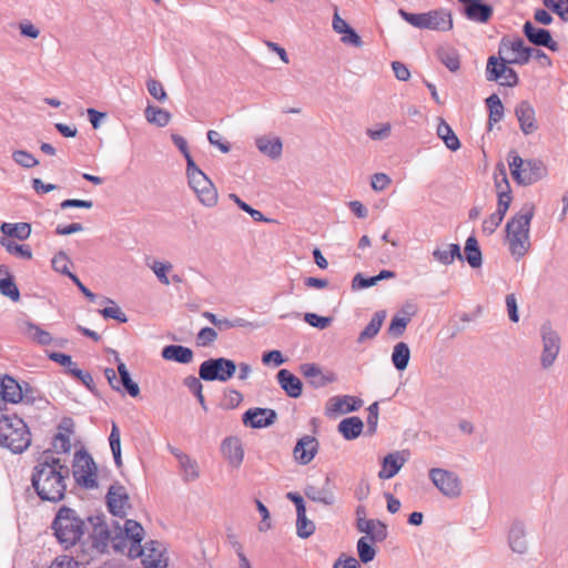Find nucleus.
<instances>
[{
    "label": "nucleus",
    "instance_id": "f257e3e1",
    "mask_svg": "<svg viewBox=\"0 0 568 568\" xmlns=\"http://www.w3.org/2000/svg\"><path fill=\"white\" fill-rule=\"evenodd\" d=\"M69 476L70 468L47 449L32 469L31 486L41 500L55 504L65 497Z\"/></svg>",
    "mask_w": 568,
    "mask_h": 568
},
{
    "label": "nucleus",
    "instance_id": "f03ea898",
    "mask_svg": "<svg viewBox=\"0 0 568 568\" xmlns=\"http://www.w3.org/2000/svg\"><path fill=\"white\" fill-rule=\"evenodd\" d=\"M535 215V205L526 203L505 226V242L515 261L521 260L530 250V223Z\"/></svg>",
    "mask_w": 568,
    "mask_h": 568
},
{
    "label": "nucleus",
    "instance_id": "7ed1b4c3",
    "mask_svg": "<svg viewBox=\"0 0 568 568\" xmlns=\"http://www.w3.org/2000/svg\"><path fill=\"white\" fill-rule=\"evenodd\" d=\"M126 525L128 528L123 531L130 541L125 555L132 559L141 558L145 568H165L166 561L163 559L162 545L151 540L142 546L144 529L141 524L133 519H126Z\"/></svg>",
    "mask_w": 568,
    "mask_h": 568
},
{
    "label": "nucleus",
    "instance_id": "20e7f679",
    "mask_svg": "<svg viewBox=\"0 0 568 568\" xmlns=\"http://www.w3.org/2000/svg\"><path fill=\"white\" fill-rule=\"evenodd\" d=\"M88 520L92 527V531L90 532L92 547L97 549V551L101 554L106 552L108 547L111 545L115 552L125 554L130 541L123 531L128 528L126 520L123 526L113 520L112 529L106 524L104 514L90 516Z\"/></svg>",
    "mask_w": 568,
    "mask_h": 568
},
{
    "label": "nucleus",
    "instance_id": "39448f33",
    "mask_svg": "<svg viewBox=\"0 0 568 568\" xmlns=\"http://www.w3.org/2000/svg\"><path fill=\"white\" fill-rule=\"evenodd\" d=\"M180 153L186 160V176L190 187L205 206H213L217 201V192L206 174L195 164L186 145V141L180 136Z\"/></svg>",
    "mask_w": 568,
    "mask_h": 568
},
{
    "label": "nucleus",
    "instance_id": "423d86ee",
    "mask_svg": "<svg viewBox=\"0 0 568 568\" xmlns=\"http://www.w3.org/2000/svg\"><path fill=\"white\" fill-rule=\"evenodd\" d=\"M84 521L77 515V511L70 507L62 506L52 524L51 528L59 544L69 549L80 541L84 534Z\"/></svg>",
    "mask_w": 568,
    "mask_h": 568
},
{
    "label": "nucleus",
    "instance_id": "0eeeda50",
    "mask_svg": "<svg viewBox=\"0 0 568 568\" xmlns=\"http://www.w3.org/2000/svg\"><path fill=\"white\" fill-rule=\"evenodd\" d=\"M31 444V435L27 424L18 416H1L0 446L14 454L24 452Z\"/></svg>",
    "mask_w": 568,
    "mask_h": 568
},
{
    "label": "nucleus",
    "instance_id": "6e6552de",
    "mask_svg": "<svg viewBox=\"0 0 568 568\" xmlns=\"http://www.w3.org/2000/svg\"><path fill=\"white\" fill-rule=\"evenodd\" d=\"M507 160L513 179L520 185H531L546 174V168L540 160H523L514 150L509 151Z\"/></svg>",
    "mask_w": 568,
    "mask_h": 568
},
{
    "label": "nucleus",
    "instance_id": "1a4fd4ad",
    "mask_svg": "<svg viewBox=\"0 0 568 568\" xmlns=\"http://www.w3.org/2000/svg\"><path fill=\"white\" fill-rule=\"evenodd\" d=\"M398 13L406 22L418 29L435 31H449L453 29L452 14L445 9L430 10L424 13H410L399 9Z\"/></svg>",
    "mask_w": 568,
    "mask_h": 568
},
{
    "label": "nucleus",
    "instance_id": "9d476101",
    "mask_svg": "<svg viewBox=\"0 0 568 568\" xmlns=\"http://www.w3.org/2000/svg\"><path fill=\"white\" fill-rule=\"evenodd\" d=\"M98 467L84 448H81L74 453L72 464V475L75 483L84 489L98 488L97 481Z\"/></svg>",
    "mask_w": 568,
    "mask_h": 568
},
{
    "label": "nucleus",
    "instance_id": "9b49d317",
    "mask_svg": "<svg viewBox=\"0 0 568 568\" xmlns=\"http://www.w3.org/2000/svg\"><path fill=\"white\" fill-rule=\"evenodd\" d=\"M236 364L234 361L219 357L204 361L200 365V378L207 382L219 381L227 382L236 372Z\"/></svg>",
    "mask_w": 568,
    "mask_h": 568
},
{
    "label": "nucleus",
    "instance_id": "f8f14e48",
    "mask_svg": "<svg viewBox=\"0 0 568 568\" xmlns=\"http://www.w3.org/2000/svg\"><path fill=\"white\" fill-rule=\"evenodd\" d=\"M498 54L508 58L509 64H526L534 54V48L527 47L521 38H503L498 45Z\"/></svg>",
    "mask_w": 568,
    "mask_h": 568
},
{
    "label": "nucleus",
    "instance_id": "ddd939ff",
    "mask_svg": "<svg viewBox=\"0 0 568 568\" xmlns=\"http://www.w3.org/2000/svg\"><path fill=\"white\" fill-rule=\"evenodd\" d=\"M428 476L434 486L444 496L456 498L462 494L460 479L455 473L444 468H432Z\"/></svg>",
    "mask_w": 568,
    "mask_h": 568
},
{
    "label": "nucleus",
    "instance_id": "4468645a",
    "mask_svg": "<svg viewBox=\"0 0 568 568\" xmlns=\"http://www.w3.org/2000/svg\"><path fill=\"white\" fill-rule=\"evenodd\" d=\"M542 353L540 356V365L544 369L550 368L560 351V337L550 325L541 326Z\"/></svg>",
    "mask_w": 568,
    "mask_h": 568
},
{
    "label": "nucleus",
    "instance_id": "2eb2a0df",
    "mask_svg": "<svg viewBox=\"0 0 568 568\" xmlns=\"http://www.w3.org/2000/svg\"><path fill=\"white\" fill-rule=\"evenodd\" d=\"M106 506L109 511L116 517L124 518L126 509L130 507L129 495L124 486L115 483L110 486L106 496Z\"/></svg>",
    "mask_w": 568,
    "mask_h": 568
},
{
    "label": "nucleus",
    "instance_id": "dca6fc26",
    "mask_svg": "<svg viewBox=\"0 0 568 568\" xmlns=\"http://www.w3.org/2000/svg\"><path fill=\"white\" fill-rule=\"evenodd\" d=\"M462 3L463 14L473 22L486 23L493 16L494 9L484 0H457Z\"/></svg>",
    "mask_w": 568,
    "mask_h": 568
},
{
    "label": "nucleus",
    "instance_id": "f3484780",
    "mask_svg": "<svg viewBox=\"0 0 568 568\" xmlns=\"http://www.w3.org/2000/svg\"><path fill=\"white\" fill-rule=\"evenodd\" d=\"M363 406L359 397L351 395H336L331 397L325 405V414L335 416L337 414H347L358 410Z\"/></svg>",
    "mask_w": 568,
    "mask_h": 568
},
{
    "label": "nucleus",
    "instance_id": "a211bd4d",
    "mask_svg": "<svg viewBox=\"0 0 568 568\" xmlns=\"http://www.w3.org/2000/svg\"><path fill=\"white\" fill-rule=\"evenodd\" d=\"M523 31L534 45L545 47L554 52L559 50V44L552 39L549 30L536 28L530 21H526Z\"/></svg>",
    "mask_w": 568,
    "mask_h": 568
},
{
    "label": "nucleus",
    "instance_id": "6ab92c4d",
    "mask_svg": "<svg viewBox=\"0 0 568 568\" xmlns=\"http://www.w3.org/2000/svg\"><path fill=\"white\" fill-rule=\"evenodd\" d=\"M276 420V412L271 408H251L242 416V422L251 428H264L271 426Z\"/></svg>",
    "mask_w": 568,
    "mask_h": 568
},
{
    "label": "nucleus",
    "instance_id": "aec40b11",
    "mask_svg": "<svg viewBox=\"0 0 568 568\" xmlns=\"http://www.w3.org/2000/svg\"><path fill=\"white\" fill-rule=\"evenodd\" d=\"M318 440L311 435L300 438L294 447L293 455L301 465L310 464L318 452Z\"/></svg>",
    "mask_w": 568,
    "mask_h": 568
},
{
    "label": "nucleus",
    "instance_id": "412c9836",
    "mask_svg": "<svg viewBox=\"0 0 568 568\" xmlns=\"http://www.w3.org/2000/svg\"><path fill=\"white\" fill-rule=\"evenodd\" d=\"M300 372L315 387L321 388L336 381V376L332 372L323 373L321 367L314 363H304L300 366Z\"/></svg>",
    "mask_w": 568,
    "mask_h": 568
},
{
    "label": "nucleus",
    "instance_id": "4be33fe9",
    "mask_svg": "<svg viewBox=\"0 0 568 568\" xmlns=\"http://www.w3.org/2000/svg\"><path fill=\"white\" fill-rule=\"evenodd\" d=\"M515 114L525 135H529L538 129L535 109L528 101L519 102L515 109Z\"/></svg>",
    "mask_w": 568,
    "mask_h": 568
},
{
    "label": "nucleus",
    "instance_id": "5701e85b",
    "mask_svg": "<svg viewBox=\"0 0 568 568\" xmlns=\"http://www.w3.org/2000/svg\"><path fill=\"white\" fill-rule=\"evenodd\" d=\"M223 457L233 468H239L244 458V449L241 439L237 437H226L221 444Z\"/></svg>",
    "mask_w": 568,
    "mask_h": 568
},
{
    "label": "nucleus",
    "instance_id": "b1692460",
    "mask_svg": "<svg viewBox=\"0 0 568 568\" xmlns=\"http://www.w3.org/2000/svg\"><path fill=\"white\" fill-rule=\"evenodd\" d=\"M357 529L365 532L372 542H381L387 538V526L381 520L366 519L359 517L357 519Z\"/></svg>",
    "mask_w": 568,
    "mask_h": 568
},
{
    "label": "nucleus",
    "instance_id": "393cba45",
    "mask_svg": "<svg viewBox=\"0 0 568 568\" xmlns=\"http://www.w3.org/2000/svg\"><path fill=\"white\" fill-rule=\"evenodd\" d=\"M508 545L514 552L526 554L528 544L526 540V527L520 520H515L508 531Z\"/></svg>",
    "mask_w": 568,
    "mask_h": 568
},
{
    "label": "nucleus",
    "instance_id": "a878e982",
    "mask_svg": "<svg viewBox=\"0 0 568 568\" xmlns=\"http://www.w3.org/2000/svg\"><path fill=\"white\" fill-rule=\"evenodd\" d=\"M277 382L287 396L298 398L302 395L303 384L298 377L287 369H280L276 375Z\"/></svg>",
    "mask_w": 568,
    "mask_h": 568
},
{
    "label": "nucleus",
    "instance_id": "bb28decb",
    "mask_svg": "<svg viewBox=\"0 0 568 568\" xmlns=\"http://www.w3.org/2000/svg\"><path fill=\"white\" fill-rule=\"evenodd\" d=\"M405 462V458H403L399 453H390L386 455L383 459L382 469L378 473V477L381 479L393 478L404 466Z\"/></svg>",
    "mask_w": 568,
    "mask_h": 568
},
{
    "label": "nucleus",
    "instance_id": "cd10ccee",
    "mask_svg": "<svg viewBox=\"0 0 568 568\" xmlns=\"http://www.w3.org/2000/svg\"><path fill=\"white\" fill-rule=\"evenodd\" d=\"M432 255L434 260L445 266L453 264L456 258L459 261L464 260L460 246L456 243L447 244L445 247H437L433 251Z\"/></svg>",
    "mask_w": 568,
    "mask_h": 568
},
{
    "label": "nucleus",
    "instance_id": "c85d7f7f",
    "mask_svg": "<svg viewBox=\"0 0 568 568\" xmlns=\"http://www.w3.org/2000/svg\"><path fill=\"white\" fill-rule=\"evenodd\" d=\"M258 151L272 160H276L282 155L283 144L280 138L258 136L255 140Z\"/></svg>",
    "mask_w": 568,
    "mask_h": 568
},
{
    "label": "nucleus",
    "instance_id": "c756f323",
    "mask_svg": "<svg viewBox=\"0 0 568 568\" xmlns=\"http://www.w3.org/2000/svg\"><path fill=\"white\" fill-rule=\"evenodd\" d=\"M508 58L505 55H490L486 64V79L489 82L499 81L508 69Z\"/></svg>",
    "mask_w": 568,
    "mask_h": 568
},
{
    "label": "nucleus",
    "instance_id": "7c9ffc66",
    "mask_svg": "<svg viewBox=\"0 0 568 568\" xmlns=\"http://www.w3.org/2000/svg\"><path fill=\"white\" fill-rule=\"evenodd\" d=\"M1 395L6 402L19 403L22 400V384L6 375L0 383Z\"/></svg>",
    "mask_w": 568,
    "mask_h": 568
},
{
    "label": "nucleus",
    "instance_id": "2f4dec72",
    "mask_svg": "<svg viewBox=\"0 0 568 568\" xmlns=\"http://www.w3.org/2000/svg\"><path fill=\"white\" fill-rule=\"evenodd\" d=\"M0 231L3 234L2 237L7 239H17L19 241H24L31 235V224L27 222L19 223H8L3 222L0 225Z\"/></svg>",
    "mask_w": 568,
    "mask_h": 568
},
{
    "label": "nucleus",
    "instance_id": "473e14b6",
    "mask_svg": "<svg viewBox=\"0 0 568 568\" xmlns=\"http://www.w3.org/2000/svg\"><path fill=\"white\" fill-rule=\"evenodd\" d=\"M337 428L346 440H353L362 434L364 424L359 417L353 416L341 420Z\"/></svg>",
    "mask_w": 568,
    "mask_h": 568
},
{
    "label": "nucleus",
    "instance_id": "72a5a7b5",
    "mask_svg": "<svg viewBox=\"0 0 568 568\" xmlns=\"http://www.w3.org/2000/svg\"><path fill=\"white\" fill-rule=\"evenodd\" d=\"M436 57L450 72L460 69V57L455 48L442 45L436 50Z\"/></svg>",
    "mask_w": 568,
    "mask_h": 568
},
{
    "label": "nucleus",
    "instance_id": "f704fd0d",
    "mask_svg": "<svg viewBox=\"0 0 568 568\" xmlns=\"http://www.w3.org/2000/svg\"><path fill=\"white\" fill-rule=\"evenodd\" d=\"M385 318H386V311L375 312L373 317L371 318L369 323L359 333L357 342L362 344L368 339H373L379 333Z\"/></svg>",
    "mask_w": 568,
    "mask_h": 568
},
{
    "label": "nucleus",
    "instance_id": "c9c22d12",
    "mask_svg": "<svg viewBox=\"0 0 568 568\" xmlns=\"http://www.w3.org/2000/svg\"><path fill=\"white\" fill-rule=\"evenodd\" d=\"M463 256L473 268L481 266L483 254L475 236L470 235L466 240Z\"/></svg>",
    "mask_w": 568,
    "mask_h": 568
},
{
    "label": "nucleus",
    "instance_id": "e433bc0d",
    "mask_svg": "<svg viewBox=\"0 0 568 568\" xmlns=\"http://www.w3.org/2000/svg\"><path fill=\"white\" fill-rule=\"evenodd\" d=\"M118 373L120 375V379L115 381L114 384H119V386L123 387V389L132 397H136L140 394L139 385L132 381L130 373L126 368V365L118 359Z\"/></svg>",
    "mask_w": 568,
    "mask_h": 568
},
{
    "label": "nucleus",
    "instance_id": "4c0bfd02",
    "mask_svg": "<svg viewBox=\"0 0 568 568\" xmlns=\"http://www.w3.org/2000/svg\"><path fill=\"white\" fill-rule=\"evenodd\" d=\"M437 135L450 151H457L460 148L459 139L444 119H439Z\"/></svg>",
    "mask_w": 568,
    "mask_h": 568
},
{
    "label": "nucleus",
    "instance_id": "58836bf2",
    "mask_svg": "<svg viewBox=\"0 0 568 568\" xmlns=\"http://www.w3.org/2000/svg\"><path fill=\"white\" fill-rule=\"evenodd\" d=\"M496 189L498 195L496 211L501 212L503 215H506L511 202V191L505 173L501 181H496Z\"/></svg>",
    "mask_w": 568,
    "mask_h": 568
},
{
    "label": "nucleus",
    "instance_id": "ea45409f",
    "mask_svg": "<svg viewBox=\"0 0 568 568\" xmlns=\"http://www.w3.org/2000/svg\"><path fill=\"white\" fill-rule=\"evenodd\" d=\"M180 475L185 483L194 481L200 477V468L196 460L187 455L180 454Z\"/></svg>",
    "mask_w": 568,
    "mask_h": 568
},
{
    "label": "nucleus",
    "instance_id": "a19ab883",
    "mask_svg": "<svg viewBox=\"0 0 568 568\" xmlns=\"http://www.w3.org/2000/svg\"><path fill=\"white\" fill-rule=\"evenodd\" d=\"M410 349L404 342L397 343L392 353V363L398 371H404L409 363Z\"/></svg>",
    "mask_w": 568,
    "mask_h": 568
},
{
    "label": "nucleus",
    "instance_id": "79ce46f5",
    "mask_svg": "<svg viewBox=\"0 0 568 568\" xmlns=\"http://www.w3.org/2000/svg\"><path fill=\"white\" fill-rule=\"evenodd\" d=\"M144 115L148 122L160 128L168 125L172 118L170 112L154 105H148Z\"/></svg>",
    "mask_w": 568,
    "mask_h": 568
},
{
    "label": "nucleus",
    "instance_id": "37998d69",
    "mask_svg": "<svg viewBox=\"0 0 568 568\" xmlns=\"http://www.w3.org/2000/svg\"><path fill=\"white\" fill-rule=\"evenodd\" d=\"M305 496L316 503H321L326 506H331L335 501L333 493L325 488H317L315 486H306L304 489Z\"/></svg>",
    "mask_w": 568,
    "mask_h": 568
},
{
    "label": "nucleus",
    "instance_id": "c03bdc74",
    "mask_svg": "<svg viewBox=\"0 0 568 568\" xmlns=\"http://www.w3.org/2000/svg\"><path fill=\"white\" fill-rule=\"evenodd\" d=\"M0 245L4 247L9 254L17 255L24 260H31L33 256L29 245L18 244L10 239L0 237Z\"/></svg>",
    "mask_w": 568,
    "mask_h": 568
},
{
    "label": "nucleus",
    "instance_id": "a18cd8bd",
    "mask_svg": "<svg viewBox=\"0 0 568 568\" xmlns=\"http://www.w3.org/2000/svg\"><path fill=\"white\" fill-rule=\"evenodd\" d=\"M486 105L489 110L488 124L491 126L494 123L499 122L504 116V105L497 94H491L486 99Z\"/></svg>",
    "mask_w": 568,
    "mask_h": 568
},
{
    "label": "nucleus",
    "instance_id": "49530a36",
    "mask_svg": "<svg viewBox=\"0 0 568 568\" xmlns=\"http://www.w3.org/2000/svg\"><path fill=\"white\" fill-rule=\"evenodd\" d=\"M110 448L114 458V463L118 467L122 466L121 456V435L120 429L115 423L112 424V429L109 436Z\"/></svg>",
    "mask_w": 568,
    "mask_h": 568
},
{
    "label": "nucleus",
    "instance_id": "de8ad7c7",
    "mask_svg": "<svg viewBox=\"0 0 568 568\" xmlns=\"http://www.w3.org/2000/svg\"><path fill=\"white\" fill-rule=\"evenodd\" d=\"M296 534L300 538H308L315 531V525L306 517V510L296 514Z\"/></svg>",
    "mask_w": 568,
    "mask_h": 568
},
{
    "label": "nucleus",
    "instance_id": "09e8293b",
    "mask_svg": "<svg viewBox=\"0 0 568 568\" xmlns=\"http://www.w3.org/2000/svg\"><path fill=\"white\" fill-rule=\"evenodd\" d=\"M104 302L108 303V304H112V306H108V307H104L102 310L99 311V313L104 317V318H112V320H115L118 321L119 323H126L128 322V316L125 315V313L114 303V301H112L111 298L109 297H104Z\"/></svg>",
    "mask_w": 568,
    "mask_h": 568
},
{
    "label": "nucleus",
    "instance_id": "8fccbe9b",
    "mask_svg": "<svg viewBox=\"0 0 568 568\" xmlns=\"http://www.w3.org/2000/svg\"><path fill=\"white\" fill-rule=\"evenodd\" d=\"M357 552L362 562L367 564L374 560L376 550L369 544L368 537H362L357 541Z\"/></svg>",
    "mask_w": 568,
    "mask_h": 568
},
{
    "label": "nucleus",
    "instance_id": "3c124183",
    "mask_svg": "<svg viewBox=\"0 0 568 568\" xmlns=\"http://www.w3.org/2000/svg\"><path fill=\"white\" fill-rule=\"evenodd\" d=\"M0 293L13 302L20 301V291L14 282L13 275L0 281Z\"/></svg>",
    "mask_w": 568,
    "mask_h": 568
},
{
    "label": "nucleus",
    "instance_id": "603ef678",
    "mask_svg": "<svg viewBox=\"0 0 568 568\" xmlns=\"http://www.w3.org/2000/svg\"><path fill=\"white\" fill-rule=\"evenodd\" d=\"M52 268L70 278V274H73L69 271V264H71V261L68 256V254L64 251H59L51 261Z\"/></svg>",
    "mask_w": 568,
    "mask_h": 568
},
{
    "label": "nucleus",
    "instance_id": "864d4df0",
    "mask_svg": "<svg viewBox=\"0 0 568 568\" xmlns=\"http://www.w3.org/2000/svg\"><path fill=\"white\" fill-rule=\"evenodd\" d=\"M12 159L18 165L24 169H31L39 164V161L30 152L26 150L13 151Z\"/></svg>",
    "mask_w": 568,
    "mask_h": 568
},
{
    "label": "nucleus",
    "instance_id": "5fc2aeb1",
    "mask_svg": "<svg viewBox=\"0 0 568 568\" xmlns=\"http://www.w3.org/2000/svg\"><path fill=\"white\" fill-rule=\"evenodd\" d=\"M542 3L548 10L559 16L561 20L568 21L567 0H542Z\"/></svg>",
    "mask_w": 568,
    "mask_h": 568
},
{
    "label": "nucleus",
    "instance_id": "6e6d98bb",
    "mask_svg": "<svg viewBox=\"0 0 568 568\" xmlns=\"http://www.w3.org/2000/svg\"><path fill=\"white\" fill-rule=\"evenodd\" d=\"M28 333L33 341L40 345H49L52 342V336L49 332L40 328L38 325L28 323Z\"/></svg>",
    "mask_w": 568,
    "mask_h": 568
},
{
    "label": "nucleus",
    "instance_id": "4d7b16f0",
    "mask_svg": "<svg viewBox=\"0 0 568 568\" xmlns=\"http://www.w3.org/2000/svg\"><path fill=\"white\" fill-rule=\"evenodd\" d=\"M230 199L233 200L241 210L248 213L254 221H256V222H270L271 221L270 219H266L262 212L253 209L247 203L242 201L236 194H234V193L230 194Z\"/></svg>",
    "mask_w": 568,
    "mask_h": 568
},
{
    "label": "nucleus",
    "instance_id": "13d9d810",
    "mask_svg": "<svg viewBox=\"0 0 568 568\" xmlns=\"http://www.w3.org/2000/svg\"><path fill=\"white\" fill-rule=\"evenodd\" d=\"M504 217H505V215H503L501 212L495 211L494 213H491L488 217H486L483 221V225H481L483 232L486 235H491L493 233H495L497 227L503 222Z\"/></svg>",
    "mask_w": 568,
    "mask_h": 568
},
{
    "label": "nucleus",
    "instance_id": "bf43d9fd",
    "mask_svg": "<svg viewBox=\"0 0 568 568\" xmlns=\"http://www.w3.org/2000/svg\"><path fill=\"white\" fill-rule=\"evenodd\" d=\"M408 323L409 322H406L405 320L400 318L399 315H395L392 318L389 326L387 328L388 336L392 338H398L403 336Z\"/></svg>",
    "mask_w": 568,
    "mask_h": 568
},
{
    "label": "nucleus",
    "instance_id": "052dcab7",
    "mask_svg": "<svg viewBox=\"0 0 568 568\" xmlns=\"http://www.w3.org/2000/svg\"><path fill=\"white\" fill-rule=\"evenodd\" d=\"M217 338V333L212 327H203L196 335V344L202 347L210 346Z\"/></svg>",
    "mask_w": 568,
    "mask_h": 568
},
{
    "label": "nucleus",
    "instance_id": "680f3d73",
    "mask_svg": "<svg viewBox=\"0 0 568 568\" xmlns=\"http://www.w3.org/2000/svg\"><path fill=\"white\" fill-rule=\"evenodd\" d=\"M38 400H44L41 397L40 390L33 386H31L29 383L23 382L22 384V400L27 404H36Z\"/></svg>",
    "mask_w": 568,
    "mask_h": 568
},
{
    "label": "nucleus",
    "instance_id": "e2e57ef3",
    "mask_svg": "<svg viewBox=\"0 0 568 568\" xmlns=\"http://www.w3.org/2000/svg\"><path fill=\"white\" fill-rule=\"evenodd\" d=\"M251 323L244 318L235 317L232 320L229 318H219L215 327L220 331H226L234 327H247Z\"/></svg>",
    "mask_w": 568,
    "mask_h": 568
},
{
    "label": "nucleus",
    "instance_id": "0e129e2a",
    "mask_svg": "<svg viewBox=\"0 0 568 568\" xmlns=\"http://www.w3.org/2000/svg\"><path fill=\"white\" fill-rule=\"evenodd\" d=\"M52 447L55 453H69L71 449L70 437L64 433H58L52 439Z\"/></svg>",
    "mask_w": 568,
    "mask_h": 568
},
{
    "label": "nucleus",
    "instance_id": "69168bd1",
    "mask_svg": "<svg viewBox=\"0 0 568 568\" xmlns=\"http://www.w3.org/2000/svg\"><path fill=\"white\" fill-rule=\"evenodd\" d=\"M304 321L313 327L325 329L332 323V317L320 316L315 313H306Z\"/></svg>",
    "mask_w": 568,
    "mask_h": 568
},
{
    "label": "nucleus",
    "instance_id": "338daca9",
    "mask_svg": "<svg viewBox=\"0 0 568 568\" xmlns=\"http://www.w3.org/2000/svg\"><path fill=\"white\" fill-rule=\"evenodd\" d=\"M48 357L51 361H53V362L60 364L61 366H63L68 374H70V368H78L75 366V364L73 363L72 357L70 355H68V354L52 352V353H50L48 355Z\"/></svg>",
    "mask_w": 568,
    "mask_h": 568
},
{
    "label": "nucleus",
    "instance_id": "774afa93",
    "mask_svg": "<svg viewBox=\"0 0 568 568\" xmlns=\"http://www.w3.org/2000/svg\"><path fill=\"white\" fill-rule=\"evenodd\" d=\"M146 88L149 93L158 101H164L166 99V93L163 89V85L158 80L149 79L146 82Z\"/></svg>",
    "mask_w": 568,
    "mask_h": 568
}]
</instances>
